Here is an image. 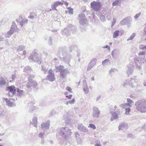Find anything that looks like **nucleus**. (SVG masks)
<instances>
[{"label":"nucleus","instance_id":"f257e3e1","mask_svg":"<svg viewBox=\"0 0 146 146\" xmlns=\"http://www.w3.org/2000/svg\"><path fill=\"white\" fill-rule=\"evenodd\" d=\"M137 110L141 112L146 111V104L144 101L139 100L135 103Z\"/></svg>","mask_w":146,"mask_h":146},{"label":"nucleus","instance_id":"f03ea898","mask_svg":"<svg viewBox=\"0 0 146 146\" xmlns=\"http://www.w3.org/2000/svg\"><path fill=\"white\" fill-rule=\"evenodd\" d=\"M90 6L91 7L93 10L95 11H98L101 9L102 4L100 1H94L91 3Z\"/></svg>","mask_w":146,"mask_h":146},{"label":"nucleus","instance_id":"7ed1b4c3","mask_svg":"<svg viewBox=\"0 0 146 146\" xmlns=\"http://www.w3.org/2000/svg\"><path fill=\"white\" fill-rule=\"evenodd\" d=\"M28 83L26 84L27 88H29L31 87H33L34 89L36 90H37L38 87L37 86V84L35 81L31 79H28Z\"/></svg>","mask_w":146,"mask_h":146},{"label":"nucleus","instance_id":"20e7f679","mask_svg":"<svg viewBox=\"0 0 146 146\" xmlns=\"http://www.w3.org/2000/svg\"><path fill=\"white\" fill-rule=\"evenodd\" d=\"M29 58L30 60H32L33 62H37L39 64L41 63V62L39 61V58L38 54L35 51L31 53L29 56Z\"/></svg>","mask_w":146,"mask_h":146},{"label":"nucleus","instance_id":"39448f33","mask_svg":"<svg viewBox=\"0 0 146 146\" xmlns=\"http://www.w3.org/2000/svg\"><path fill=\"white\" fill-rule=\"evenodd\" d=\"M46 80L50 81L52 82L55 80L53 70L50 69L48 72V75L46 78Z\"/></svg>","mask_w":146,"mask_h":146},{"label":"nucleus","instance_id":"423d86ee","mask_svg":"<svg viewBox=\"0 0 146 146\" xmlns=\"http://www.w3.org/2000/svg\"><path fill=\"white\" fill-rule=\"evenodd\" d=\"M55 71L56 72H60V76L62 79L64 78V67L63 66L60 65L58 66H56L54 69Z\"/></svg>","mask_w":146,"mask_h":146},{"label":"nucleus","instance_id":"0eeeda50","mask_svg":"<svg viewBox=\"0 0 146 146\" xmlns=\"http://www.w3.org/2000/svg\"><path fill=\"white\" fill-rule=\"evenodd\" d=\"M17 28L16 25H12L10 30L7 33V34L6 35V37L9 38L10 35L13 34L14 32L16 30V28Z\"/></svg>","mask_w":146,"mask_h":146},{"label":"nucleus","instance_id":"6e6552de","mask_svg":"<svg viewBox=\"0 0 146 146\" xmlns=\"http://www.w3.org/2000/svg\"><path fill=\"white\" fill-rule=\"evenodd\" d=\"M7 89L11 92L12 94V95H14L16 94L17 89L15 88V86L12 85L8 86L7 87Z\"/></svg>","mask_w":146,"mask_h":146},{"label":"nucleus","instance_id":"1a4fd4ad","mask_svg":"<svg viewBox=\"0 0 146 146\" xmlns=\"http://www.w3.org/2000/svg\"><path fill=\"white\" fill-rule=\"evenodd\" d=\"M63 4V3L61 1H56L54 2L51 5V8L53 10H56V11H57V9H56V7L59 5H62Z\"/></svg>","mask_w":146,"mask_h":146},{"label":"nucleus","instance_id":"9d476101","mask_svg":"<svg viewBox=\"0 0 146 146\" xmlns=\"http://www.w3.org/2000/svg\"><path fill=\"white\" fill-rule=\"evenodd\" d=\"M50 123V121H48L47 123H42L40 125L42 129L44 130L48 129L49 128L50 126L49 125Z\"/></svg>","mask_w":146,"mask_h":146},{"label":"nucleus","instance_id":"9b49d317","mask_svg":"<svg viewBox=\"0 0 146 146\" xmlns=\"http://www.w3.org/2000/svg\"><path fill=\"white\" fill-rule=\"evenodd\" d=\"M127 101L128 102V103L123 104L121 105L122 108H125L127 105L129 106L130 107L132 106V104L133 103V102L130 98H127Z\"/></svg>","mask_w":146,"mask_h":146},{"label":"nucleus","instance_id":"f8f14e48","mask_svg":"<svg viewBox=\"0 0 146 146\" xmlns=\"http://www.w3.org/2000/svg\"><path fill=\"white\" fill-rule=\"evenodd\" d=\"M6 84V81L5 79L3 77H1L0 79V87L5 86Z\"/></svg>","mask_w":146,"mask_h":146},{"label":"nucleus","instance_id":"ddd939ff","mask_svg":"<svg viewBox=\"0 0 146 146\" xmlns=\"http://www.w3.org/2000/svg\"><path fill=\"white\" fill-rule=\"evenodd\" d=\"M37 118L36 117H33V119L32 124L35 127H37Z\"/></svg>","mask_w":146,"mask_h":146},{"label":"nucleus","instance_id":"4468645a","mask_svg":"<svg viewBox=\"0 0 146 146\" xmlns=\"http://www.w3.org/2000/svg\"><path fill=\"white\" fill-rule=\"evenodd\" d=\"M32 71L31 68L29 66H27L24 68L23 71L25 72H27L28 73H30Z\"/></svg>","mask_w":146,"mask_h":146},{"label":"nucleus","instance_id":"2eb2a0df","mask_svg":"<svg viewBox=\"0 0 146 146\" xmlns=\"http://www.w3.org/2000/svg\"><path fill=\"white\" fill-rule=\"evenodd\" d=\"M58 133L62 137H64V127H62L58 130Z\"/></svg>","mask_w":146,"mask_h":146},{"label":"nucleus","instance_id":"dca6fc26","mask_svg":"<svg viewBox=\"0 0 146 146\" xmlns=\"http://www.w3.org/2000/svg\"><path fill=\"white\" fill-rule=\"evenodd\" d=\"M66 13H69L70 14H72L73 13V9L71 8L70 7H68L67 10L65 11Z\"/></svg>","mask_w":146,"mask_h":146},{"label":"nucleus","instance_id":"f3484780","mask_svg":"<svg viewBox=\"0 0 146 146\" xmlns=\"http://www.w3.org/2000/svg\"><path fill=\"white\" fill-rule=\"evenodd\" d=\"M28 20L26 19H22L19 23L20 25L22 27L25 23H27V22Z\"/></svg>","mask_w":146,"mask_h":146},{"label":"nucleus","instance_id":"a211bd4d","mask_svg":"<svg viewBox=\"0 0 146 146\" xmlns=\"http://www.w3.org/2000/svg\"><path fill=\"white\" fill-rule=\"evenodd\" d=\"M100 113V111L99 110L95 111L93 114V116L95 117H98Z\"/></svg>","mask_w":146,"mask_h":146},{"label":"nucleus","instance_id":"6ab92c4d","mask_svg":"<svg viewBox=\"0 0 146 146\" xmlns=\"http://www.w3.org/2000/svg\"><path fill=\"white\" fill-rule=\"evenodd\" d=\"M25 47L24 46L21 45L17 47V51L19 52L20 51H23L24 50H25Z\"/></svg>","mask_w":146,"mask_h":146},{"label":"nucleus","instance_id":"aec40b11","mask_svg":"<svg viewBox=\"0 0 146 146\" xmlns=\"http://www.w3.org/2000/svg\"><path fill=\"white\" fill-rule=\"evenodd\" d=\"M83 90L86 93H88L89 92V89L88 86L86 84L83 87Z\"/></svg>","mask_w":146,"mask_h":146},{"label":"nucleus","instance_id":"412c9836","mask_svg":"<svg viewBox=\"0 0 146 146\" xmlns=\"http://www.w3.org/2000/svg\"><path fill=\"white\" fill-rule=\"evenodd\" d=\"M17 93H18V94L19 96L22 95L23 93V91L22 90H20L19 89L17 88L16 90Z\"/></svg>","mask_w":146,"mask_h":146},{"label":"nucleus","instance_id":"4be33fe9","mask_svg":"<svg viewBox=\"0 0 146 146\" xmlns=\"http://www.w3.org/2000/svg\"><path fill=\"white\" fill-rule=\"evenodd\" d=\"M41 70L43 71L44 74H45V72H47L48 69L45 66L42 65Z\"/></svg>","mask_w":146,"mask_h":146},{"label":"nucleus","instance_id":"5701e85b","mask_svg":"<svg viewBox=\"0 0 146 146\" xmlns=\"http://www.w3.org/2000/svg\"><path fill=\"white\" fill-rule=\"evenodd\" d=\"M119 32V31H116L114 32L113 35V38H116L118 36Z\"/></svg>","mask_w":146,"mask_h":146},{"label":"nucleus","instance_id":"b1692460","mask_svg":"<svg viewBox=\"0 0 146 146\" xmlns=\"http://www.w3.org/2000/svg\"><path fill=\"white\" fill-rule=\"evenodd\" d=\"M58 52L60 53V54H61L63 55V47H60L58 49Z\"/></svg>","mask_w":146,"mask_h":146},{"label":"nucleus","instance_id":"393cba45","mask_svg":"<svg viewBox=\"0 0 146 146\" xmlns=\"http://www.w3.org/2000/svg\"><path fill=\"white\" fill-rule=\"evenodd\" d=\"M131 110V109L130 108H126L125 109V114L126 115H129V112Z\"/></svg>","mask_w":146,"mask_h":146},{"label":"nucleus","instance_id":"a878e982","mask_svg":"<svg viewBox=\"0 0 146 146\" xmlns=\"http://www.w3.org/2000/svg\"><path fill=\"white\" fill-rule=\"evenodd\" d=\"M23 19V18L21 16H19V17L16 19V21L18 23H20V22Z\"/></svg>","mask_w":146,"mask_h":146},{"label":"nucleus","instance_id":"bb28decb","mask_svg":"<svg viewBox=\"0 0 146 146\" xmlns=\"http://www.w3.org/2000/svg\"><path fill=\"white\" fill-rule=\"evenodd\" d=\"M36 108V107L35 106H31L29 109V111L32 112Z\"/></svg>","mask_w":146,"mask_h":146},{"label":"nucleus","instance_id":"cd10ccee","mask_svg":"<svg viewBox=\"0 0 146 146\" xmlns=\"http://www.w3.org/2000/svg\"><path fill=\"white\" fill-rule=\"evenodd\" d=\"M89 127L92 128L93 129H96V127L93 124H90L89 125Z\"/></svg>","mask_w":146,"mask_h":146},{"label":"nucleus","instance_id":"c85d7f7f","mask_svg":"<svg viewBox=\"0 0 146 146\" xmlns=\"http://www.w3.org/2000/svg\"><path fill=\"white\" fill-rule=\"evenodd\" d=\"M6 104L7 105L9 106L10 107L12 106L13 104L12 102H10L9 100L7 102V103H6Z\"/></svg>","mask_w":146,"mask_h":146},{"label":"nucleus","instance_id":"c756f323","mask_svg":"<svg viewBox=\"0 0 146 146\" xmlns=\"http://www.w3.org/2000/svg\"><path fill=\"white\" fill-rule=\"evenodd\" d=\"M45 133H41V132H40L39 134L38 135V137H40L41 138H44L43 137V135H44V134Z\"/></svg>","mask_w":146,"mask_h":146},{"label":"nucleus","instance_id":"7c9ffc66","mask_svg":"<svg viewBox=\"0 0 146 146\" xmlns=\"http://www.w3.org/2000/svg\"><path fill=\"white\" fill-rule=\"evenodd\" d=\"M75 99L74 98L71 100H70L68 102V103H69L71 104H73L75 102Z\"/></svg>","mask_w":146,"mask_h":146},{"label":"nucleus","instance_id":"2f4dec72","mask_svg":"<svg viewBox=\"0 0 146 146\" xmlns=\"http://www.w3.org/2000/svg\"><path fill=\"white\" fill-rule=\"evenodd\" d=\"M66 90L68 91L72 92V89H71V88L70 87H67L66 88Z\"/></svg>","mask_w":146,"mask_h":146},{"label":"nucleus","instance_id":"473e14b6","mask_svg":"<svg viewBox=\"0 0 146 146\" xmlns=\"http://www.w3.org/2000/svg\"><path fill=\"white\" fill-rule=\"evenodd\" d=\"M96 61L95 60H92L90 62V64H92V63H94V64H93V66H94L96 64Z\"/></svg>","mask_w":146,"mask_h":146},{"label":"nucleus","instance_id":"72a5a7b5","mask_svg":"<svg viewBox=\"0 0 146 146\" xmlns=\"http://www.w3.org/2000/svg\"><path fill=\"white\" fill-rule=\"evenodd\" d=\"M118 3V1H115L113 3L112 5L113 6H115Z\"/></svg>","mask_w":146,"mask_h":146},{"label":"nucleus","instance_id":"f704fd0d","mask_svg":"<svg viewBox=\"0 0 146 146\" xmlns=\"http://www.w3.org/2000/svg\"><path fill=\"white\" fill-rule=\"evenodd\" d=\"M35 77V75L33 74L30 75L29 77H28V79H32L33 78H34Z\"/></svg>","mask_w":146,"mask_h":146},{"label":"nucleus","instance_id":"c9c22d12","mask_svg":"<svg viewBox=\"0 0 146 146\" xmlns=\"http://www.w3.org/2000/svg\"><path fill=\"white\" fill-rule=\"evenodd\" d=\"M48 42L50 45H51L52 44V38L51 37H50L49 38Z\"/></svg>","mask_w":146,"mask_h":146},{"label":"nucleus","instance_id":"e433bc0d","mask_svg":"<svg viewBox=\"0 0 146 146\" xmlns=\"http://www.w3.org/2000/svg\"><path fill=\"white\" fill-rule=\"evenodd\" d=\"M15 78V73H14L13 74H12L11 78L13 80H14V79Z\"/></svg>","mask_w":146,"mask_h":146},{"label":"nucleus","instance_id":"4c0bfd02","mask_svg":"<svg viewBox=\"0 0 146 146\" xmlns=\"http://www.w3.org/2000/svg\"><path fill=\"white\" fill-rule=\"evenodd\" d=\"M109 61V60L108 59H106L105 60H104L102 61V63L103 64H105L106 62H108Z\"/></svg>","mask_w":146,"mask_h":146},{"label":"nucleus","instance_id":"58836bf2","mask_svg":"<svg viewBox=\"0 0 146 146\" xmlns=\"http://www.w3.org/2000/svg\"><path fill=\"white\" fill-rule=\"evenodd\" d=\"M72 95H67L66 96V97L68 99H70L71 98Z\"/></svg>","mask_w":146,"mask_h":146},{"label":"nucleus","instance_id":"ea45409f","mask_svg":"<svg viewBox=\"0 0 146 146\" xmlns=\"http://www.w3.org/2000/svg\"><path fill=\"white\" fill-rule=\"evenodd\" d=\"M103 48H108L109 50H110V46H108V45H106V46H104L103 47Z\"/></svg>","mask_w":146,"mask_h":146},{"label":"nucleus","instance_id":"a19ab883","mask_svg":"<svg viewBox=\"0 0 146 146\" xmlns=\"http://www.w3.org/2000/svg\"><path fill=\"white\" fill-rule=\"evenodd\" d=\"M59 29H53L51 30V31L52 32H55L59 30Z\"/></svg>","mask_w":146,"mask_h":146},{"label":"nucleus","instance_id":"79ce46f5","mask_svg":"<svg viewBox=\"0 0 146 146\" xmlns=\"http://www.w3.org/2000/svg\"><path fill=\"white\" fill-rule=\"evenodd\" d=\"M44 143V138H42L41 142V143L42 144H43Z\"/></svg>","mask_w":146,"mask_h":146},{"label":"nucleus","instance_id":"37998d69","mask_svg":"<svg viewBox=\"0 0 146 146\" xmlns=\"http://www.w3.org/2000/svg\"><path fill=\"white\" fill-rule=\"evenodd\" d=\"M5 115L4 112L2 111L0 113V116H3Z\"/></svg>","mask_w":146,"mask_h":146},{"label":"nucleus","instance_id":"c03bdc74","mask_svg":"<svg viewBox=\"0 0 146 146\" xmlns=\"http://www.w3.org/2000/svg\"><path fill=\"white\" fill-rule=\"evenodd\" d=\"M135 34H133L132 35H131L130 37V38L131 39H132L135 36Z\"/></svg>","mask_w":146,"mask_h":146},{"label":"nucleus","instance_id":"a18cd8bd","mask_svg":"<svg viewBox=\"0 0 146 146\" xmlns=\"http://www.w3.org/2000/svg\"><path fill=\"white\" fill-rule=\"evenodd\" d=\"M135 34H133L132 35H131L130 37V38L131 39H132L135 36Z\"/></svg>","mask_w":146,"mask_h":146},{"label":"nucleus","instance_id":"49530a36","mask_svg":"<svg viewBox=\"0 0 146 146\" xmlns=\"http://www.w3.org/2000/svg\"><path fill=\"white\" fill-rule=\"evenodd\" d=\"M4 38L1 36H0V42L3 41Z\"/></svg>","mask_w":146,"mask_h":146},{"label":"nucleus","instance_id":"de8ad7c7","mask_svg":"<svg viewBox=\"0 0 146 146\" xmlns=\"http://www.w3.org/2000/svg\"><path fill=\"white\" fill-rule=\"evenodd\" d=\"M140 14H136L135 16V18H137V17H138L140 15Z\"/></svg>","mask_w":146,"mask_h":146},{"label":"nucleus","instance_id":"09e8293b","mask_svg":"<svg viewBox=\"0 0 146 146\" xmlns=\"http://www.w3.org/2000/svg\"><path fill=\"white\" fill-rule=\"evenodd\" d=\"M28 17L29 18L31 19H33L34 18V16H32L31 14V16H29Z\"/></svg>","mask_w":146,"mask_h":146},{"label":"nucleus","instance_id":"8fccbe9b","mask_svg":"<svg viewBox=\"0 0 146 146\" xmlns=\"http://www.w3.org/2000/svg\"><path fill=\"white\" fill-rule=\"evenodd\" d=\"M3 99L6 102V103H7V101H8L9 100H8V99L7 98H3Z\"/></svg>","mask_w":146,"mask_h":146},{"label":"nucleus","instance_id":"3c124183","mask_svg":"<svg viewBox=\"0 0 146 146\" xmlns=\"http://www.w3.org/2000/svg\"><path fill=\"white\" fill-rule=\"evenodd\" d=\"M116 22V20L115 19H113V21L112 23V25L114 24Z\"/></svg>","mask_w":146,"mask_h":146},{"label":"nucleus","instance_id":"603ef678","mask_svg":"<svg viewBox=\"0 0 146 146\" xmlns=\"http://www.w3.org/2000/svg\"><path fill=\"white\" fill-rule=\"evenodd\" d=\"M26 54V51L25 50L22 53L23 55H25Z\"/></svg>","mask_w":146,"mask_h":146},{"label":"nucleus","instance_id":"864d4df0","mask_svg":"<svg viewBox=\"0 0 146 146\" xmlns=\"http://www.w3.org/2000/svg\"><path fill=\"white\" fill-rule=\"evenodd\" d=\"M8 95H9V96H11V97L13 96V95H12V94L11 95L10 94V92L9 93Z\"/></svg>","mask_w":146,"mask_h":146},{"label":"nucleus","instance_id":"5fc2aeb1","mask_svg":"<svg viewBox=\"0 0 146 146\" xmlns=\"http://www.w3.org/2000/svg\"><path fill=\"white\" fill-rule=\"evenodd\" d=\"M95 146H101V145L97 143L95 144Z\"/></svg>","mask_w":146,"mask_h":146},{"label":"nucleus","instance_id":"6e6d98bb","mask_svg":"<svg viewBox=\"0 0 146 146\" xmlns=\"http://www.w3.org/2000/svg\"><path fill=\"white\" fill-rule=\"evenodd\" d=\"M91 79L92 81L94 80V77H92L91 78Z\"/></svg>","mask_w":146,"mask_h":146},{"label":"nucleus","instance_id":"4d7b16f0","mask_svg":"<svg viewBox=\"0 0 146 146\" xmlns=\"http://www.w3.org/2000/svg\"><path fill=\"white\" fill-rule=\"evenodd\" d=\"M65 4L66 5V6H67L68 5V3H67V2H66L65 3Z\"/></svg>","mask_w":146,"mask_h":146},{"label":"nucleus","instance_id":"13d9d810","mask_svg":"<svg viewBox=\"0 0 146 146\" xmlns=\"http://www.w3.org/2000/svg\"><path fill=\"white\" fill-rule=\"evenodd\" d=\"M4 134H5V133H0V136H1L3 135H4Z\"/></svg>","mask_w":146,"mask_h":146},{"label":"nucleus","instance_id":"bf43d9fd","mask_svg":"<svg viewBox=\"0 0 146 146\" xmlns=\"http://www.w3.org/2000/svg\"><path fill=\"white\" fill-rule=\"evenodd\" d=\"M54 60H57V59L56 58H54Z\"/></svg>","mask_w":146,"mask_h":146},{"label":"nucleus","instance_id":"052dcab7","mask_svg":"<svg viewBox=\"0 0 146 146\" xmlns=\"http://www.w3.org/2000/svg\"><path fill=\"white\" fill-rule=\"evenodd\" d=\"M90 68H90V67H88V69H90Z\"/></svg>","mask_w":146,"mask_h":146},{"label":"nucleus","instance_id":"680f3d73","mask_svg":"<svg viewBox=\"0 0 146 146\" xmlns=\"http://www.w3.org/2000/svg\"><path fill=\"white\" fill-rule=\"evenodd\" d=\"M3 47H0V50L3 49Z\"/></svg>","mask_w":146,"mask_h":146},{"label":"nucleus","instance_id":"e2e57ef3","mask_svg":"<svg viewBox=\"0 0 146 146\" xmlns=\"http://www.w3.org/2000/svg\"><path fill=\"white\" fill-rule=\"evenodd\" d=\"M52 9H52H50L49 11H51Z\"/></svg>","mask_w":146,"mask_h":146},{"label":"nucleus","instance_id":"0e129e2a","mask_svg":"<svg viewBox=\"0 0 146 146\" xmlns=\"http://www.w3.org/2000/svg\"><path fill=\"white\" fill-rule=\"evenodd\" d=\"M116 108H117L116 106H115V107H114V108L115 109H116Z\"/></svg>","mask_w":146,"mask_h":146},{"label":"nucleus","instance_id":"69168bd1","mask_svg":"<svg viewBox=\"0 0 146 146\" xmlns=\"http://www.w3.org/2000/svg\"><path fill=\"white\" fill-rule=\"evenodd\" d=\"M111 44H112V43L111 42H110V43L109 44L110 45H111Z\"/></svg>","mask_w":146,"mask_h":146},{"label":"nucleus","instance_id":"338daca9","mask_svg":"<svg viewBox=\"0 0 146 146\" xmlns=\"http://www.w3.org/2000/svg\"><path fill=\"white\" fill-rule=\"evenodd\" d=\"M50 142L51 143H52V142H53V141H50Z\"/></svg>","mask_w":146,"mask_h":146},{"label":"nucleus","instance_id":"774afa93","mask_svg":"<svg viewBox=\"0 0 146 146\" xmlns=\"http://www.w3.org/2000/svg\"><path fill=\"white\" fill-rule=\"evenodd\" d=\"M0 146H3V145H2L0 144Z\"/></svg>","mask_w":146,"mask_h":146}]
</instances>
